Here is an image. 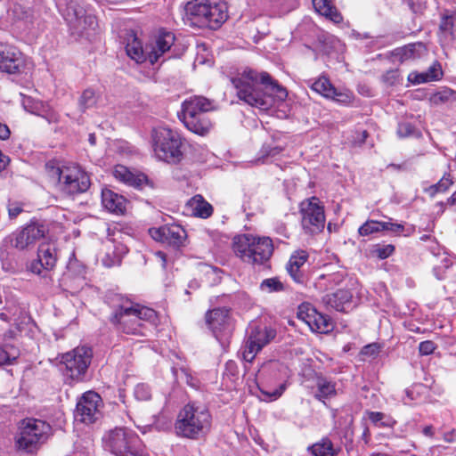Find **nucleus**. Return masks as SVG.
Returning a JSON list of instances; mask_svg holds the SVG:
<instances>
[{
    "label": "nucleus",
    "instance_id": "nucleus-29",
    "mask_svg": "<svg viewBox=\"0 0 456 456\" xmlns=\"http://www.w3.org/2000/svg\"><path fill=\"white\" fill-rule=\"evenodd\" d=\"M175 42V36L171 32H160L154 45H149L150 52L155 53L157 61L165 53L169 51Z\"/></svg>",
    "mask_w": 456,
    "mask_h": 456
},
{
    "label": "nucleus",
    "instance_id": "nucleus-38",
    "mask_svg": "<svg viewBox=\"0 0 456 456\" xmlns=\"http://www.w3.org/2000/svg\"><path fill=\"white\" fill-rule=\"evenodd\" d=\"M369 419L379 427L392 428L396 424V421L389 416H387L383 412L379 411H370L368 413Z\"/></svg>",
    "mask_w": 456,
    "mask_h": 456
},
{
    "label": "nucleus",
    "instance_id": "nucleus-62",
    "mask_svg": "<svg viewBox=\"0 0 456 456\" xmlns=\"http://www.w3.org/2000/svg\"><path fill=\"white\" fill-rule=\"evenodd\" d=\"M422 433L425 436H428V437H433L434 436V428L433 426L429 425V426H426L423 428L422 429Z\"/></svg>",
    "mask_w": 456,
    "mask_h": 456
},
{
    "label": "nucleus",
    "instance_id": "nucleus-35",
    "mask_svg": "<svg viewBox=\"0 0 456 456\" xmlns=\"http://www.w3.org/2000/svg\"><path fill=\"white\" fill-rule=\"evenodd\" d=\"M261 350L262 348L258 344H256L255 340H252L248 336L241 346L240 354L244 361L251 362Z\"/></svg>",
    "mask_w": 456,
    "mask_h": 456
},
{
    "label": "nucleus",
    "instance_id": "nucleus-31",
    "mask_svg": "<svg viewBox=\"0 0 456 456\" xmlns=\"http://www.w3.org/2000/svg\"><path fill=\"white\" fill-rule=\"evenodd\" d=\"M309 328L314 332L328 333L333 330V322L328 315H324L317 310L314 314L312 321H310Z\"/></svg>",
    "mask_w": 456,
    "mask_h": 456
},
{
    "label": "nucleus",
    "instance_id": "nucleus-54",
    "mask_svg": "<svg viewBox=\"0 0 456 456\" xmlns=\"http://www.w3.org/2000/svg\"><path fill=\"white\" fill-rule=\"evenodd\" d=\"M23 211L22 205L18 202L8 204V215L11 219L16 218Z\"/></svg>",
    "mask_w": 456,
    "mask_h": 456
},
{
    "label": "nucleus",
    "instance_id": "nucleus-3",
    "mask_svg": "<svg viewBox=\"0 0 456 456\" xmlns=\"http://www.w3.org/2000/svg\"><path fill=\"white\" fill-rule=\"evenodd\" d=\"M191 23L199 28L216 29L227 20V6L222 0H191L186 4Z\"/></svg>",
    "mask_w": 456,
    "mask_h": 456
},
{
    "label": "nucleus",
    "instance_id": "nucleus-4",
    "mask_svg": "<svg viewBox=\"0 0 456 456\" xmlns=\"http://www.w3.org/2000/svg\"><path fill=\"white\" fill-rule=\"evenodd\" d=\"M211 415L205 407L195 403L186 404L178 413L175 424L177 436L199 439L204 436L210 429Z\"/></svg>",
    "mask_w": 456,
    "mask_h": 456
},
{
    "label": "nucleus",
    "instance_id": "nucleus-1",
    "mask_svg": "<svg viewBox=\"0 0 456 456\" xmlns=\"http://www.w3.org/2000/svg\"><path fill=\"white\" fill-rule=\"evenodd\" d=\"M232 83L240 100L261 110H268L275 100L284 101L288 96L287 90L273 80L267 72L245 69L232 77Z\"/></svg>",
    "mask_w": 456,
    "mask_h": 456
},
{
    "label": "nucleus",
    "instance_id": "nucleus-57",
    "mask_svg": "<svg viewBox=\"0 0 456 456\" xmlns=\"http://www.w3.org/2000/svg\"><path fill=\"white\" fill-rule=\"evenodd\" d=\"M445 205L454 208V210L456 211V191L447 199L446 203L442 201L437 203V206L440 207L441 213H444Z\"/></svg>",
    "mask_w": 456,
    "mask_h": 456
},
{
    "label": "nucleus",
    "instance_id": "nucleus-33",
    "mask_svg": "<svg viewBox=\"0 0 456 456\" xmlns=\"http://www.w3.org/2000/svg\"><path fill=\"white\" fill-rule=\"evenodd\" d=\"M193 214L201 218H208L213 213V207L201 195H195L190 201Z\"/></svg>",
    "mask_w": 456,
    "mask_h": 456
},
{
    "label": "nucleus",
    "instance_id": "nucleus-24",
    "mask_svg": "<svg viewBox=\"0 0 456 456\" xmlns=\"http://www.w3.org/2000/svg\"><path fill=\"white\" fill-rule=\"evenodd\" d=\"M102 203L110 212L123 214L126 210V200L110 189H103L102 191Z\"/></svg>",
    "mask_w": 456,
    "mask_h": 456
},
{
    "label": "nucleus",
    "instance_id": "nucleus-9",
    "mask_svg": "<svg viewBox=\"0 0 456 456\" xmlns=\"http://www.w3.org/2000/svg\"><path fill=\"white\" fill-rule=\"evenodd\" d=\"M52 436V427L47 422L38 419H25L20 426L16 438L19 450L28 453L37 452Z\"/></svg>",
    "mask_w": 456,
    "mask_h": 456
},
{
    "label": "nucleus",
    "instance_id": "nucleus-56",
    "mask_svg": "<svg viewBox=\"0 0 456 456\" xmlns=\"http://www.w3.org/2000/svg\"><path fill=\"white\" fill-rule=\"evenodd\" d=\"M398 79L397 70H388L383 75V81L390 86L394 85Z\"/></svg>",
    "mask_w": 456,
    "mask_h": 456
},
{
    "label": "nucleus",
    "instance_id": "nucleus-11",
    "mask_svg": "<svg viewBox=\"0 0 456 456\" xmlns=\"http://www.w3.org/2000/svg\"><path fill=\"white\" fill-rule=\"evenodd\" d=\"M301 226L306 234H318L325 226L324 208L318 198L312 197L300 203Z\"/></svg>",
    "mask_w": 456,
    "mask_h": 456
},
{
    "label": "nucleus",
    "instance_id": "nucleus-45",
    "mask_svg": "<svg viewBox=\"0 0 456 456\" xmlns=\"http://www.w3.org/2000/svg\"><path fill=\"white\" fill-rule=\"evenodd\" d=\"M283 148L278 145H273L272 143H264L259 154V159L265 162V159L269 157H275L282 151Z\"/></svg>",
    "mask_w": 456,
    "mask_h": 456
},
{
    "label": "nucleus",
    "instance_id": "nucleus-18",
    "mask_svg": "<svg viewBox=\"0 0 456 456\" xmlns=\"http://www.w3.org/2000/svg\"><path fill=\"white\" fill-rule=\"evenodd\" d=\"M22 53L15 47L0 44V70L9 74H18L24 69Z\"/></svg>",
    "mask_w": 456,
    "mask_h": 456
},
{
    "label": "nucleus",
    "instance_id": "nucleus-10",
    "mask_svg": "<svg viewBox=\"0 0 456 456\" xmlns=\"http://www.w3.org/2000/svg\"><path fill=\"white\" fill-rule=\"evenodd\" d=\"M152 139L154 152L159 159L174 164L182 159V139L176 131L160 127L154 131Z\"/></svg>",
    "mask_w": 456,
    "mask_h": 456
},
{
    "label": "nucleus",
    "instance_id": "nucleus-58",
    "mask_svg": "<svg viewBox=\"0 0 456 456\" xmlns=\"http://www.w3.org/2000/svg\"><path fill=\"white\" fill-rule=\"evenodd\" d=\"M378 353H379V346H377V344L367 345L362 350V354L370 355V356L376 355V354H378Z\"/></svg>",
    "mask_w": 456,
    "mask_h": 456
},
{
    "label": "nucleus",
    "instance_id": "nucleus-49",
    "mask_svg": "<svg viewBox=\"0 0 456 456\" xmlns=\"http://www.w3.org/2000/svg\"><path fill=\"white\" fill-rule=\"evenodd\" d=\"M416 129L409 122H401L398 124L397 134L401 138L409 137L415 134Z\"/></svg>",
    "mask_w": 456,
    "mask_h": 456
},
{
    "label": "nucleus",
    "instance_id": "nucleus-19",
    "mask_svg": "<svg viewBox=\"0 0 456 456\" xmlns=\"http://www.w3.org/2000/svg\"><path fill=\"white\" fill-rule=\"evenodd\" d=\"M22 53L15 47L0 44V70L9 74H18L24 69Z\"/></svg>",
    "mask_w": 456,
    "mask_h": 456
},
{
    "label": "nucleus",
    "instance_id": "nucleus-14",
    "mask_svg": "<svg viewBox=\"0 0 456 456\" xmlns=\"http://www.w3.org/2000/svg\"><path fill=\"white\" fill-rule=\"evenodd\" d=\"M102 400L94 391L84 393L77 400L75 410V419L85 424L94 423L102 417L101 407Z\"/></svg>",
    "mask_w": 456,
    "mask_h": 456
},
{
    "label": "nucleus",
    "instance_id": "nucleus-20",
    "mask_svg": "<svg viewBox=\"0 0 456 456\" xmlns=\"http://www.w3.org/2000/svg\"><path fill=\"white\" fill-rule=\"evenodd\" d=\"M37 261L31 264V271L41 274L42 269L52 270L57 262V252L53 244L43 243L38 248Z\"/></svg>",
    "mask_w": 456,
    "mask_h": 456
},
{
    "label": "nucleus",
    "instance_id": "nucleus-28",
    "mask_svg": "<svg viewBox=\"0 0 456 456\" xmlns=\"http://www.w3.org/2000/svg\"><path fill=\"white\" fill-rule=\"evenodd\" d=\"M443 76L441 65L437 62L431 65L428 69L422 73L410 74L409 80L413 84H422L430 81L439 80Z\"/></svg>",
    "mask_w": 456,
    "mask_h": 456
},
{
    "label": "nucleus",
    "instance_id": "nucleus-53",
    "mask_svg": "<svg viewBox=\"0 0 456 456\" xmlns=\"http://www.w3.org/2000/svg\"><path fill=\"white\" fill-rule=\"evenodd\" d=\"M436 346L431 340L422 341L419 346V351L421 355H429L434 353Z\"/></svg>",
    "mask_w": 456,
    "mask_h": 456
},
{
    "label": "nucleus",
    "instance_id": "nucleus-34",
    "mask_svg": "<svg viewBox=\"0 0 456 456\" xmlns=\"http://www.w3.org/2000/svg\"><path fill=\"white\" fill-rule=\"evenodd\" d=\"M311 88L321 95L330 98L335 94V87L325 77H321L311 84Z\"/></svg>",
    "mask_w": 456,
    "mask_h": 456
},
{
    "label": "nucleus",
    "instance_id": "nucleus-40",
    "mask_svg": "<svg viewBox=\"0 0 456 456\" xmlns=\"http://www.w3.org/2000/svg\"><path fill=\"white\" fill-rule=\"evenodd\" d=\"M453 183L452 179L450 175H444L438 183L431 185L427 189V191L429 193L431 197H434L438 192L446 191Z\"/></svg>",
    "mask_w": 456,
    "mask_h": 456
},
{
    "label": "nucleus",
    "instance_id": "nucleus-52",
    "mask_svg": "<svg viewBox=\"0 0 456 456\" xmlns=\"http://www.w3.org/2000/svg\"><path fill=\"white\" fill-rule=\"evenodd\" d=\"M383 231H388L395 234H401L404 232V226L401 224L392 222H382Z\"/></svg>",
    "mask_w": 456,
    "mask_h": 456
},
{
    "label": "nucleus",
    "instance_id": "nucleus-6",
    "mask_svg": "<svg viewBox=\"0 0 456 456\" xmlns=\"http://www.w3.org/2000/svg\"><path fill=\"white\" fill-rule=\"evenodd\" d=\"M213 109L211 100L204 96H191L182 103L179 118L190 131L204 136L212 128V123L206 113Z\"/></svg>",
    "mask_w": 456,
    "mask_h": 456
},
{
    "label": "nucleus",
    "instance_id": "nucleus-50",
    "mask_svg": "<svg viewBox=\"0 0 456 456\" xmlns=\"http://www.w3.org/2000/svg\"><path fill=\"white\" fill-rule=\"evenodd\" d=\"M131 180L127 184L136 189H142L148 183L147 176L142 173H134Z\"/></svg>",
    "mask_w": 456,
    "mask_h": 456
},
{
    "label": "nucleus",
    "instance_id": "nucleus-8",
    "mask_svg": "<svg viewBox=\"0 0 456 456\" xmlns=\"http://www.w3.org/2000/svg\"><path fill=\"white\" fill-rule=\"evenodd\" d=\"M103 448L115 456H147L139 436L126 428H115L102 436Z\"/></svg>",
    "mask_w": 456,
    "mask_h": 456
},
{
    "label": "nucleus",
    "instance_id": "nucleus-44",
    "mask_svg": "<svg viewBox=\"0 0 456 456\" xmlns=\"http://www.w3.org/2000/svg\"><path fill=\"white\" fill-rule=\"evenodd\" d=\"M315 310L316 309L313 307L309 303H303L298 306L297 317L298 319L304 321L307 325H309L310 321H312L314 317Z\"/></svg>",
    "mask_w": 456,
    "mask_h": 456
},
{
    "label": "nucleus",
    "instance_id": "nucleus-37",
    "mask_svg": "<svg viewBox=\"0 0 456 456\" xmlns=\"http://www.w3.org/2000/svg\"><path fill=\"white\" fill-rule=\"evenodd\" d=\"M270 371L275 379H285L289 377V369L288 367L278 362V361H273L267 363L263 367L262 371Z\"/></svg>",
    "mask_w": 456,
    "mask_h": 456
},
{
    "label": "nucleus",
    "instance_id": "nucleus-5",
    "mask_svg": "<svg viewBox=\"0 0 456 456\" xmlns=\"http://www.w3.org/2000/svg\"><path fill=\"white\" fill-rule=\"evenodd\" d=\"M45 169L48 177L54 183L58 189L68 196L86 192L91 184L88 175L77 166H55L47 163Z\"/></svg>",
    "mask_w": 456,
    "mask_h": 456
},
{
    "label": "nucleus",
    "instance_id": "nucleus-47",
    "mask_svg": "<svg viewBox=\"0 0 456 456\" xmlns=\"http://www.w3.org/2000/svg\"><path fill=\"white\" fill-rule=\"evenodd\" d=\"M395 251V246L392 244L380 245L377 244L372 249V255L379 259H386L390 256Z\"/></svg>",
    "mask_w": 456,
    "mask_h": 456
},
{
    "label": "nucleus",
    "instance_id": "nucleus-16",
    "mask_svg": "<svg viewBox=\"0 0 456 456\" xmlns=\"http://www.w3.org/2000/svg\"><path fill=\"white\" fill-rule=\"evenodd\" d=\"M149 234L154 240L174 249L184 246L187 238L186 231L176 224L150 228Z\"/></svg>",
    "mask_w": 456,
    "mask_h": 456
},
{
    "label": "nucleus",
    "instance_id": "nucleus-64",
    "mask_svg": "<svg viewBox=\"0 0 456 456\" xmlns=\"http://www.w3.org/2000/svg\"><path fill=\"white\" fill-rule=\"evenodd\" d=\"M277 232L281 234H282L283 236L285 237H289L288 233H287V228L285 225L283 224H281L279 227H277Z\"/></svg>",
    "mask_w": 456,
    "mask_h": 456
},
{
    "label": "nucleus",
    "instance_id": "nucleus-48",
    "mask_svg": "<svg viewBox=\"0 0 456 456\" xmlns=\"http://www.w3.org/2000/svg\"><path fill=\"white\" fill-rule=\"evenodd\" d=\"M134 173L125 166H117L114 170L115 177L126 184L132 181L131 179L134 177Z\"/></svg>",
    "mask_w": 456,
    "mask_h": 456
},
{
    "label": "nucleus",
    "instance_id": "nucleus-60",
    "mask_svg": "<svg viewBox=\"0 0 456 456\" xmlns=\"http://www.w3.org/2000/svg\"><path fill=\"white\" fill-rule=\"evenodd\" d=\"M10 129L6 124L0 122V140H6L10 137Z\"/></svg>",
    "mask_w": 456,
    "mask_h": 456
},
{
    "label": "nucleus",
    "instance_id": "nucleus-15",
    "mask_svg": "<svg viewBox=\"0 0 456 456\" xmlns=\"http://www.w3.org/2000/svg\"><path fill=\"white\" fill-rule=\"evenodd\" d=\"M48 232L49 228L44 221L33 219L13 234V247L20 250L27 249L45 238Z\"/></svg>",
    "mask_w": 456,
    "mask_h": 456
},
{
    "label": "nucleus",
    "instance_id": "nucleus-2",
    "mask_svg": "<svg viewBox=\"0 0 456 456\" xmlns=\"http://www.w3.org/2000/svg\"><path fill=\"white\" fill-rule=\"evenodd\" d=\"M110 322L118 331L146 336L148 330L157 326L159 318L152 308L126 300L115 307Z\"/></svg>",
    "mask_w": 456,
    "mask_h": 456
},
{
    "label": "nucleus",
    "instance_id": "nucleus-59",
    "mask_svg": "<svg viewBox=\"0 0 456 456\" xmlns=\"http://www.w3.org/2000/svg\"><path fill=\"white\" fill-rule=\"evenodd\" d=\"M15 359V356L11 359L9 354L0 346V365L11 363L12 360Z\"/></svg>",
    "mask_w": 456,
    "mask_h": 456
},
{
    "label": "nucleus",
    "instance_id": "nucleus-27",
    "mask_svg": "<svg viewBox=\"0 0 456 456\" xmlns=\"http://www.w3.org/2000/svg\"><path fill=\"white\" fill-rule=\"evenodd\" d=\"M315 11L334 23H340L343 16L333 4L332 0H313Z\"/></svg>",
    "mask_w": 456,
    "mask_h": 456
},
{
    "label": "nucleus",
    "instance_id": "nucleus-7",
    "mask_svg": "<svg viewBox=\"0 0 456 456\" xmlns=\"http://www.w3.org/2000/svg\"><path fill=\"white\" fill-rule=\"evenodd\" d=\"M233 251L243 262L261 265L270 259L273 245L268 237L241 234L233 239Z\"/></svg>",
    "mask_w": 456,
    "mask_h": 456
},
{
    "label": "nucleus",
    "instance_id": "nucleus-61",
    "mask_svg": "<svg viewBox=\"0 0 456 456\" xmlns=\"http://www.w3.org/2000/svg\"><path fill=\"white\" fill-rule=\"evenodd\" d=\"M338 278V275L332 273V274H322L319 277L320 281H325L330 285L332 282L338 283L337 279Z\"/></svg>",
    "mask_w": 456,
    "mask_h": 456
},
{
    "label": "nucleus",
    "instance_id": "nucleus-12",
    "mask_svg": "<svg viewBox=\"0 0 456 456\" xmlns=\"http://www.w3.org/2000/svg\"><path fill=\"white\" fill-rule=\"evenodd\" d=\"M62 16L72 34L81 35L87 29H95L97 26L96 17L87 14L86 10L74 0L67 3L62 11Z\"/></svg>",
    "mask_w": 456,
    "mask_h": 456
},
{
    "label": "nucleus",
    "instance_id": "nucleus-39",
    "mask_svg": "<svg viewBox=\"0 0 456 456\" xmlns=\"http://www.w3.org/2000/svg\"><path fill=\"white\" fill-rule=\"evenodd\" d=\"M97 102V97L94 90L86 89L78 100V107L82 112L94 107Z\"/></svg>",
    "mask_w": 456,
    "mask_h": 456
},
{
    "label": "nucleus",
    "instance_id": "nucleus-25",
    "mask_svg": "<svg viewBox=\"0 0 456 456\" xmlns=\"http://www.w3.org/2000/svg\"><path fill=\"white\" fill-rule=\"evenodd\" d=\"M438 37L443 45H449L456 40V13L442 17Z\"/></svg>",
    "mask_w": 456,
    "mask_h": 456
},
{
    "label": "nucleus",
    "instance_id": "nucleus-36",
    "mask_svg": "<svg viewBox=\"0 0 456 456\" xmlns=\"http://www.w3.org/2000/svg\"><path fill=\"white\" fill-rule=\"evenodd\" d=\"M318 392L315 397L318 400L327 399L336 394L335 383L324 379L319 378L317 380Z\"/></svg>",
    "mask_w": 456,
    "mask_h": 456
},
{
    "label": "nucleus",
    "instance_id": "nucleus-23",
    "mask_svg": "<svg viewBox=\"0 0 456 456\" xmlns=\"http://www.w3.org/2000/svg\"><path fill=\"white\" fill-rule=\"evenodd\" d=\"M352 293L347 289H338L323 297L322 302L338 312H346L351 305Z\"/></svg>",
    "mask_w": 456,
    "mask_h": 456
},
{
    "label": "nucleus",
    "instance_id": "nucleus-41",
    "mask_svg": "<svg viewBox=\"0 0 456 456\" xmlns=\"http://www.w3.org/2000/svg\"><path fill=\"white\" fill-rule=\"evenodd\" d=\"M381 226L382 222L380 221L368 220L359 227L358 233L361 236H369L382 232L383 228H381Z\"/></svg>",
    "mask_w": 456,
    "mask_h": 456
},
{
    "label": "nucleus",
    "instance_id": "nucleus-43",
    "mask_svg": "<svg viewBox=\"0 0 456 456\" xmlns=\"http://www.w3.org/2000/svg\"><path fill=\"white\" fill-rule=\"evenodd\" d=\"M454 92L448 88H444L432 94L429 97V102L433 105H440L447 102L453 95Z\"/></svg>",
    "mask_w": 456,
    "mask_h": 456
},
{
    "label": "nucleus",
    "instance_id": "nucleus-63",
    "mask_svg": "<svg viewBox=\"0 0 456 456\" xmlns=\"http://www.w3.org/2000/svg\"><path fill=\"white\" fill-rule=\"evenodd\" d=\"M456 439V431L452 430L451 433L444 434V440L452 443Z\"/></svg>",
    "mask_w": 456,
    "mask_h": 456
},
{
    "label": "nucleus",
    "instance_id": "nucleus-55",
    "mask_svg": "<svg viewBox=\"0 0 456 456\" xmlns=\"http://www.w3.org/2000/svg\"><path fill=\"white\" fill-rule=\"evenodd\" d=\"M286 387H287V384H286V381H284L280 385V387L278 388H276L275 390H273L271 393L265 392L263 390H261V392L264 395H267L271 399V401H273V400L278 399L283 394V392L286 390Z\"/></svg>",
    "mask_w": 456,
    "mask_h": 456
},
{
    "label": "nucleus",
    "instance_id": "nucleus-51",
    "mask_svg": "<svg viewBox=\"0 0 456 456\" xmlns=\"http://www.w3.org/2000/svg\"><path fill=\"white\" fill-rule=\"evenodd\" d=\"M352 98V94L348 92H339L335 88L334 95L330 97L329 99H332L339 103L348 104L351 102Z\"/></svg>",
    "mask_w": 456,
    "mask_h": 456
},
{
    "label": "nucleus",
    "instance_id": "nucleus-46",
    "mask_svg": "<svg viewBox=\"0 0 456 456\" xmlns=\"http://www.w3.org/2000/svg\"><path fill=\"white\" fill-rule=\"evenodd\" d=\"M134 395L137 401H149L151 399L152 394L148 385L141 383L135 386Z\"/></svg>",
    "mask_w": 456,
    "mask_h": 456
},
{
    "label": "nucleus",
    "instance_id": "nucleus-13",
    "mask_svg": "<svg viewBox=\"0 0 456 456\" xmlns=\"http://www.w3.org/2000/svg\"><path fill=\"white\" fill-rule=\"evenodd\" d=\"M92 359V350L86 346H78L64 354L61 363L65 365L66 374L74 380H82Z\"/></svg>",
    "mask_w": 456,
    "mask_h": 456
},
{
    "label": "nucleus",
    "instance_id": "nucleus-17",
    "mask_svg": "<svg viewBox=\"0 0 456 456\" xmlns=\"http://www.w3.org/2000/svg\"><path fill=\"white\" fill-rule=\"evenodd\" d=\"M206 322L216 338L222 341L232 332L230 309L226 307L215 308L206 314Z\"/></svg>",
    "mask_w": 456,
    "mask_h": 456
},
{
    "label": "nucleus",
    "instance_id": "nucleus-21",
    "mask_svg": "<svg viewBox=\"0 0 456 456\" xmlns=\"http://www.w3.org/2000/svg\"><path fill=\"white\" fill-rule=\"evenodd\" d=\"M126 52L127 55L137 63H142L148 61L153 65L157 62L156 53L150 52L149 45L143 47L142 42L136 37H134L132 40L126 44Z\"/></svg>",
    "mask_w": 456,
    "mask_h": 456
},
{
    "label": "nucleus",
    "instance_id": "nucleus-42",
    "mask_svg": "<svg viewBox=\"0 0 456 456\" xmlns=\"http://www.w3.org/2000/svg\"><path fill=\"white\" fill-rule=\"evenodd\" d=\"M260 289L267 293L279 292L284 289L282 282L278 278L265 279L260 284Z\"/></svg>",
    "mask_w": 456,
    "mask_h": 456
},
{
    "label": "nucleus",
    "instance_id": "nucleus-30",
    "mask_svg": "<svg viewBox=\"0 0 456 456\" xmlns=\"http://www.w3.org/2000/svg\"><path fill=\"white\" fill-rule=\"evenodd\" d=\"M248 336L263 348L276 337V330L271 327L256 326L252 328Z\"/></svg>",
    "mask_w": 456,
    "mask_h": 456
},
{
    "label": "nucleus",
    "instance_id": "nucleus-26",
    "mask_svg": "<svg viewBox=\"0 0 456 456\" xmlns=\"http://www.w3.org/2000/svg\"><path fill=\"white\" fill-rule=\"evenodd\" d=\"M307 452L313 456H338L340 446H336L328 436H323L316 443L307 447Z\"/></svg>",
    "mask_w": 456,
    "mask_h": 456
},
{
    "label": "nucleus",
    "instance_id": "nucleus-22",
    "mask_svg": "<svg viewBox=\"0 0 456 456\" xmlns=\"http://www.w3.org/2000/svg\"><path fill=\"white\" fill-rule=\"evenodd\" d=\"M306 251L301 250L295 255H292L287 265V270L295 282L298 284H305L307 281L306 275L301 269L308 259Z\"/></svg>",
    "mask_w": 456,
    "mask_h": 456
},
{
    "label": "nucleus",
    "instance_id": "nucleus-32",
    "mask_svg": "<svg viewBox=\"0 0 456 456\" xmlns=\"http://www.w3.org/2000/svg\"><path fill=\"white\" fill-rule=\"evenodd\" d=\"M427 46L421 42L409 44L399 50V54L403 61L420 58L427 54Z\"/></svg>",
    "mask_w": 456,
    "mask_h": 456
}]
</instances>
